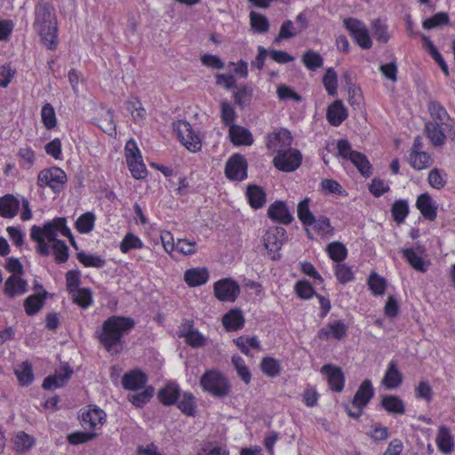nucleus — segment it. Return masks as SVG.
I'll list each match as a JSON object with an SVG mask.
<instances>
[{"label":"nucleus","instance_id":"f257e3e1","mask_svg":"<svg viewBox=\"0 0 455 455\" xmlns=\"http://www.w3.org/2000/svg\"><path fill=\"white\" fill-rule=\"evenodd\" d=\"M132 318L112 315L105 320L95 332L99 343L112 355H119L124 348V337L134 327Z\"/></svg>","mask_w":455,"mask_h":455},{"label":"nucleus","instance_id":"f03ea898","mask_svg":"<svg viewBox=\"0 0 455 455\" xmlns=\"http://www.w3.org/2000/svg\"><path fill=\"white\" fill-rule=\"evenodd\" d=\"M58 233H60L64 236H68L70 239V243L73 246L76 247V242L69 228L67 227L65 218H55L53 220L46 222L43 228L34 225L31 228V239L37 243V251L41 255H50V244L49 243H55L59 241L57 239Z\"/></svg>","mask_w":455,"mask_h":455},{"label":"nucleus","instance_id":"7ed1b4c3","mask_svg":"<svg viewBox=\"0 0 455 455\" xmlns=\"http://www.w3.org/2000/svg\"><path fill=\"white\" fill-rule=\"evenodd\" d=\"M34 28L49 50L56 48L57 18L54 8L50 4L39 3L36 6Z\"/></svg>","mask_w":455,"mask_h":455},{"label":"nucleus","instance_id":"20e7f679","mask_svg":"<svg viewBox=\"0 0 455 455\" xmlns=\"http://www.w3.org/2000/svg\"><path fill=\"white\" fill-rule=\"evenodd\" d=\"M200 386L204 392L216 398L226 397L231 391L228 379L216 370L206 371L200 379Z\"/></svg>","mask_w":455,"mask_h":455},{"label":"nucleus","instance_id":"39448f33","mask_svg":"<svg viewBox=\"0 0 455 455\" xmlns=\"http://www.w3.org/2000/svg\"><path fill=\"white\" fill-rule=\"evenodd\" d=\"M286 239V230L283 228L271 227L267 229L262 241L270 259L275 260L280 258L279 251Z\"/></svg>","mask_w":455,"mask_h":455},{"label":"nucleus","instance_id":"423d86ee","mask_svg":"<svg viewBox=\"0 0 455 455\" xmlns=\"http://www.w3.org/2000/svg\"><path fill=\"white\" fill-rule=\"evenodd\" d=\"M425 132L435 147L443 146L447 138L455 140V124L427 122L425 125Z\"/></svg>","mask_w":455,"mask_h":455},{"label":"nucleus","instance_id":"0eeeda50","mask_svg":"<svg viewBox=\"0 0 455 455\" xmlns=\"http://www.w3.org/2000/svg\"><path fill=\"white\" fill-rule=\"evenodd\" d=\"M173 131L180 141L191 152H197L202 148L199 136L193 131L191 124L183 120L173 123Z\"/></svg>","mask_w":455,"mask_h":455},{"label":"nucleus","instance_id":"6e6552de","mask_svg":"<svg viewBox=\"0 0 455 455\" xmlns=\"http://www.w3.org/2000/svg\"><path fill=\"white\" fill-rule=\"evenodd\" d=\"M67 182V175L64 171L58 167L44 169L41 171L37 177L39 187H50L55 193L60 192Z\"/></svg>","mask_w":455,"mask_h":455},{"label":"nucleus","instance_id":"1a4fd4ad","mask_svg":"<svg viewBox=\"0 0 455 455\" xmlns=\"http://www.w3.org/2000/svg\"><path fill=\"white\" fill-rule=\"evenodd\" d=\"M343 23L361 48L370 49L372 46L368 28L364 23L354 18H346Z\"/></svg>","mask_w":455,"mask_h":455},{"label":"nucleus","instance_id":"9d476101","mask_svg":"<svg viewBox=\"0 0 455 455\" xmlns=\"http://www.w3.org/2000/svg\"><path fill=\"white\" fill-rule=\"evenodd\" d=\"M214 295L220 301L234 302L240 294L239 284L231 278L217 281L213 285Z\"/></svg>","mask_w":455,"mask_h":455},{"label":"nucleus","instance_id":"9b49d317","mask_svg":"<svg viewBox=\"0 0 455 455\" xmlns=\"http://www.w3.org/2000/svg\"><path fill=\"white\" fill-rule=\"evenodd\" d=\"M302 161V156L299 150H288L276 155L273 159V164L276 169L285 172H291L297 170Z\"/></svg>","mask_w":455,"mask_h":455},{"label":"nucleus","instance_id":"f8f14e48","mask_svg":"<svg viewBox=\"0 0 455 455\" xmlns=\"http://www.w3.org/2000/svg\"><path fill=\"white\" fill-rule=\"evenodd\" d=\"M292 137L286 129H279L268 134L267 147L273 153L279 155L291 148Z\"/></svg>","mask_w":455,"mask_h":455},{"label":"nucleus","instance_id":"ddd939ff","mask_svg":"<svg viewBox=\"0 0 455 455\" xmlns=\"http://www.w3.org/2000/svg\"><path fill=\"white\" fill-rule=\"evenodd\" d=\"M126 160L129 169L135 179H143L147 175V169L140 160L141 158L136 144L129 141L125 147Z\"/></svg>","mask_w":455,"mask_h":455},{"label":"nucleus","instance_id":"4468645a","mask_svg":"<svg viewBox=\"0 0 455 455\" xmlns=\"http://www.w3.org/2000/svg\"><path fill=\"white\" fill-rule=\"evenodd\" d=\"M225 173L229 180H242L245 179L247 176L246 159L242 155H234L226 164Z\"/></svg>","mask_w":455,"mask_h":455},{"label":"nucleus","instance_id":"2eb2a0df","mask_svg":"<svg viewBox=\"0 0 455 455\" xmlns=\"http://www.w3.org/2000/svg\"><path fill=\"white\" fill-rule=\"evenodd\" d=\"M106 419L104 411L90 406L86 411H84L81 416V423L84 429L100 428Z\"/></svg>","mask_w":455,"mask_h":455},{"label":"nucleus","instance_id":"dca6fc26","mask_svg":"<svg viewBox=\"0 0 455 455\" xmlns=\"http://www.w3.org/2000/svg\"><path fill=\"white\" fill-rule=\"evenodd\" d=\"M347 326L343 321L338 320L328 323L318 331L317 337L323 340H329L331 338L341 339L346 337Z\"/></svg>","mask_w":455,"mask_h":455},{"label":"nucleus","instance_id":"f3484780","mask_svg":"<svg viewBox=\"0 0 455 455\" xmlns=\"http://www.w3.org/2000/svg\"><path fill=\"white\" fill-rule=\"evenodd\" d=\"M321 372L325 373L331 390L340 392L344 387V374L339 367L325 364L322 367Z\"/></svg>","mask_w":455,"mask_h":455},{"label":"nucleus","instance_id":"a211bd4d","mask_svg":"<svg viewBox=\"0 0 455 455\" xmlns=\"http://www.w3.org/2000/svg\"><path fill=\"white\" fill-rule=\"evenodd\" d=\"M28 283L20 275H12L4 283V293L9 298L22 295L27 292Z\"/></svg>","mask_w":455,"mask_h":455},{"label":"nucleus","instance_id":"6ab92c4d","mask_svg":"<svg viewBox=\"0 0 455 455\" xmlns=\"http://www.w3.org/2000/svg\"><path fill=\"white\" fill-rule=\"evenodd\" d=\"M403 376L399 371L395 361H391L382 379V385L388 390L397 388L403 382Z\"/></svg>","mask_w":455,"mask_h":455},{"label":"nucleus","instance_id":"aec40b11","mask_svg":"<svg viewBox=\"0 0 455 455\" xmlns=\"http://www.w3.org/2000/svg\"><path fill=\"white\" fill-rule=\"evenodd\" d=\"M147 375L140 370H134L124 375L122 386L124 389L136 391L145 387Z\"/></svg>","mask_w":455,"mask_h":455},{"label":"nucleus","instance_id":"412c9836","mask_svg":"<svg viewBox=\"0 0 455 455\" xmlns=\"http://www.w3.org/2000/svg\"><path fill=\"white\" fill-rule=\"evenodd\" d=\"M416 207L425 219L431 221L435 220L437 214V207L428 194L424 193L418 196L416 201Z\"/></svg>","mask_w":455,"mask_h":455},{"label":"nucleus","instance_id":"4be33fe9","mask_svg":"<svg viewBox=\"0 0 455 455\" xmlns=\"http://www.w3.org/2000/svg\"><path fill=\"white\" fill-rule=\"evenodd\" d=\"M267 214L274 220L285 225L290 224L293 220V217L286 204L282 201H276L271 204L267 210Z\"/></svg>","mask_w":455,"mask_h":455},{"label":"nucleus","instance_id":"5701e85b","mask_svg":"<svg viewBox=\"0 0 455 455\" xmlns=\"http://www.w3.org/2000/svg\"><path fill=\"white\" fill-rule=\"evenodd\" d=\"M73 370L68 365H65L60 372L46 377L42 387L44 389H52L63 387L71 378Z\"/></svg>","mask_w":455,"mask_h":455},{"label":"nucleus","instance_id":"b1692460","mask_svg":"<svg viewBox=\"0 0 455 455\" xmlns=\"http://www.w3.org/2000/svg\"><path fill=\"white\" fill-rule=\"evenodd\" d=\"M328 122L332 126H339L347 117V111L341 100H336L331 104L326 112Z\"/></svg>","mask_w":455,"mask_h":455},{"label":"nucleus","instance_id":"393cba45","mask_svg":"<svg viewBox=\"0 0 455 455\" xmlns=\"http://www.w3.org/2000/svg\"><path fill=\"white\" fill-rule=\"evenodd\" d=\"M209 279V272L205 267H192L184 274V281L189 287L204 284Z\"/></svg>","mask_w":455,"mask_h":455},{"label":"nucleus","instance_id":"a878e982","mask_svg":"<svg viewBox=\"0 0 455 455\" xmlns=\"http://www.w3.org/2000/svg\"><path fill=\"white\" fill-rule=\"evenodd\" d=\"M229 137L235 145L251 146L253 143V138L251 132L237 124L230 125Z\"/></svg>","mask_w":455,"mask_h":455},{"label":"nucleus","instance_id":"bb28decb","mask_svg":"<svg viewBox=\"0 0 455 455\" xmlns=\"http://www.w3.org/2000/svg\"><path fill=\"white\" fill-rule=\"evenodd\" d=\"M170 233H166L164 235H161L163 246L166 251L169 249L172 250L175 248L178 251L181 252L184 255H191L196 251V242L189 241L187 239H178L176 243L171 244L165 241V237L169 236Z\"/></svg>","mask_w":455,"mask_h":455},{"label":"nucleus","instance_id":"cd10ccee","mask_svg":"<svg viewBox=\"0 0 455 455\" xmlns=\"http://www.w3.org/2000/svg\"><path fill=\"white\" fill-rule=\"evenodd\" d=\"M401 252L413 269L420 273L427 270L429 261L425 260L413 248L402 249Z\"/></svg>","mask_w":455,"mask_h":455},{"label":"nucleus","instance_id":"c85d7f7f","mask_svg":"<svg viewBox=\"0 0 455 455\" xmlns=\"http://www.w3.org/2000/svg\"><path fill=\"white\" fill-rule=\"evenodd\" d=\"M224 327L229 331H234L241 329L244 323V318L242 311L239 308H233L222 318Z\"/></svg>","mask_w":455,"mask_h":455},{"label":"nucleus","instance_id":"c756f323","mask_svg":"<svg viewBox=\"0 0 455 455\" xmlns=\"http://www.w3.org/2000/svg\"><path fill=\"white\" fill-rule=\"evenodd\" d=\"M20 202L12 195L0 198V215L4 218H12L18 213Z\"/></svg>","mask_w":455,"mask_h":455},{"label":"nucleus","instance_id":"7c9ffc66","mask_svg":"<svg viewBox=\"0 0 455 455\" xmlns=\"http://www.w3.org/2000/svg\"><path fill=\"white\" fill-rule=\"evenodd\" d=\"M436 444L438 449L443 453L448 454L452 451L454 446L453 437L448 427L444 426L439 427L436 436Z\"/></svg>","mask_w":455,"mask_h":455},{"label":"nucleus","instance_id":"2f4dec72","mask_svg":"<svg viewBox=\"0 0 455 455\" xmlns=\"http://www.w3.org/2000/svg\"><path fill=\"white\" fill-rule=\"evenodd\" d=\"M428 111L433 119L430 123L455 124L451 120L446 109L438 101H430L428 103Z\"/></svg>","mask_w":455,"mask_h":455},{"label":"nucleus","instance_id":"473e14b6","mask_svg":"<svg viewBox=\"0 0 455 455\" xmlns=\"http://www.w3.org/2000/svg\"><path fill=\"white\" fill-rule=\"evenodd\" d=\"M381 405L389 413L403 415L405 412L404 403L397 395H387L383 396Z\"/></svg>","mask_w":455,"mask_h":455},{"label":"nucleus","instance_id":"72a5a7b5","mask_svg":"<svg viewBox=\"0 0 455 455\" xmlns=\"http://www.w3.org/2000/svg\"><path fill=\"white\" fill-rule=\"evenodd\" d=\"M180 395V387L174 384H168L160 389L157 397L159 401L166 406H170L177 403Z\"/></svg>","mask_w":455,"mask_h":455},{"label":"nucleus","instance_id":"f704fd0d","mask_svg":"<svg viewBox=\"0 0 455 455\" xmlns=\"http://www.w3.org/2000/svg\"><path fill=\"white\" fill-rule=\"evenodd\" d=\"M374 395V389L370 379H365L358 387L354 396L355 403L366 406Z\"/></svg>","mask_w":455,"mask_h":455},{"label":"nucleus","instance_id":"c9c22d12","mask_svg":"<svg viewBox=\"0 0 455 455\" xmlns=\"http://www.w3.org/2000/svg\"><path fill=\"white\" fill-rule=\"evenodd\" d=\"M47 291H44L43 294H33L24 300V307L27 315H36L44 305Z\"/></svg>","mask_w":455,"mask_h":455},{"label":"nucleus","instance_id":"e433bc0d","mask_svg":"<svg viewBox=\"0 0 455 455\" xmlns=\"http://www.w3.org/2000/svg\"><path fill=\"white\" fill-rule=\"evenodd\" d=\"M250 205L254 209L261 208L266 202V194L262 188L250 185L246 192Z\"/></svg>","mask_w":455,"mask_h":455},{"label":"nucleus","instance_id":"4c0bfd02","mask_svg":"<svg viewBox=\"0 0 455 455\" xmlns=\"http://www.w3.org/2000/svg\"><path fill=\"white\" fill-rule=\"evenodd\" d=\"M253 89L247 84H241L234 93L235 103L243 108L251 104Z\"/></svg>","mask_w":455,"mask_h":455},{"label":"nucleus","instance_id":"58836bf2","mask_svg":"<svg viewBox=\"0 0 455 455\" xmlns=\"http://www.w3.org/2000/svg\"><path fill=\"white\" fill-rule=\"evenodd\" d=\"M14 373L20 385L28 386L34 380L32 365L28 361L23 362L15 370Z\"/></svg>","mask_w":455,"mask_h":455},{"label":"nucleus","instance_id":"ea45409f","mask_svg":"<svg viewBox=\"0 0 455 455\" xmlns=\"http://www.w3.org/2000/svg\"><path fill=\"white\" fill-rule=\"evenodd\" d=\"M35 443V438L23 431L18 432L13 439L14 449L18 452H25L30 450Z\"/></svg>","mask_w":455,"mask_h":455},{"label":"nucleus","instance_id":"a19ab883","mask_svg":"<svg viewBox=\"0 0 455 455\" xmlns=\"http://www.w3.org/2000/svg\"><path fill=\"white\" fill-rule=\"evenodd\" d=\"M179 409L187 416H195L196 403V397L190 392H185L181 398L177 401Z\"/></svg>","mask_w":455,"mask_h":455},{"label":"nucleus","instance_id":"79ce46f5","mask_svg":"<svg viewBox=\"0 0 455 455\" xmlns=\"http://www.w3.org/2000/svg\"><path fill=\"white\" fill-rule=\"evenodd\" d=\"M309 198L306 197L297 207L298 218L305 226H312L315 218L309 209Z\"/></svg>","mask_w":455,"mask_h":455},{"label":"nucleus","instance_id":"37998d69","mask_svg":"<svg viewBox=\"0 0 455 455\" xmlns=\"http://www.w3.org/2000/svg\"><path fill=\"white\" fill-rule=\"evenodd\" d=\"M97 125L107 134L113 136L116 134V124L112 111L106 110L97 118Z\"/></svg>","mask_w":455,"mask_h":455},{"label":"nucleus","instance_id":"c03bdc74","mask_svg":"<svg viewBox=\"0 0 455 455\" xmlns=\"http://www.w3.org/2000/svg\"><path fill=\"white\" fill-rule=\"evenodd\" d=\"M391 212L394 220L397 224L403 223L409 213V205L407 201L403 199L395 201L392 204Z\"/></svg>","mask_w":455,"mask_h":455},{"label":"nucleus","instance_id":"a18cd8bd","mask_svg":"<svg viewBox=\"0 0 455 455\" xmlns=\"http://www.w3.org/2000/svg\"><path fill=\"white\" fill-rule=\"evenodd\" d=\"M77 259L86 267L101 268L106 265V260L94 254H87L84 251H80L76 255Z\"/></svg>","mask_w":455,"mask_h":455},{"label":"nucleus","instance_id":"49530a36","mask_svg":"<svg viewBox=\"0 0 455 455\" xmlns=\"http://www.w3.org/2000/svg\"><path fill=\"white\" fill-rule=\"evenodd\" d=\"M73 301L83 308H87L92 303V291L90 289L81 288L70 292Z\"/></svg>","mask_w":455,"mask_h":455},{"label":"nucleus","instance_id":"de8ad7c7","mask_svg":"<svg viewBox=\"0 0 455 455\" xmlns=\"http://www.w3.org/2000/svg\"><path fill=\"white\" fill-rule=\"evenodd\" d=\"M326 251L330 258L336 262L345 259L347 255V248L340 242L330 243L326 247Z\"/></svg>","mask_w":455,"mask_h":455},{"label":"nucleus","instance_id":"09e8293b","mask_svg":"<svg viewBox=\"0 0 455 455\" xmlns=\"http://www.w3.org/2000/svg\"><path fill=\"white\" fill-rule=\"evenodd\" d=\"M410 164L416 170H423L431 164V157L426 152L415 150L411 153Z\"/></svg>","mask_w":455,"mask_h":455},{"label":"nucleus","instance_id":"8fccbe9b","mask_svg":"<svg viewBox=\"0 0 455 455\" xmlns=\"http://www.w3.org/2000/svg\"><path fill=\"white\" fill-rule=\"evenodd\" d=\"M350 161L363 176L369 177L371 174V164L363 154L360 152L353 154Z\"/></svg>","mask_w":455,"mask_h":455},{"label":"nucleus","instance_id":"3c124183","mask_svg":"<svg viewBox=\"0 0 455 455\" xmlns=\"http://www.w3.org/2000/svg\"><path fill=\"white\" fill-rule=\"evenodd\" d=\"M250 21L252 29L257 33H265L269 29V22L266 16L256 12H251Z\"/></svg>","mask_w":455,"mask_h":455},{"label":"nucleus","instance_id":"603ef678","mask_svg":"<svg viewBox=\"0 0 455 455\" xmlns=\"http://www.w3.org/2000/svg\"><path fill=\"white\" fill-rule=\"evenodd\" d=\"M261 371L268 377H276L281 372L280 363L273 357H264L260 363Z\"/></svg>","mask_w":455,"mask_h":455},{"label":"nucleus","instance_id":"864d4df0","mask_svg":"<svg viewBox=\"0 0 455 455\" xmlns=\"http://www.w3.org/2000/svg\"><path fill=\"white\" fill-rule=\"evenodd\" d=\"M302 62L309 70L314 71L323 66V60L319 53L308 50L302 56Z\"/></svg>","mask_w":455,"mask_h":455},{"label":"nucleus","instance_id":"5fc2aeb1","mask_svg":"<svg viewBox=\"0 0 455 455\" xmlns=\"http://www.w3.org/2000/svg\"><path fill=\"white\" fill-rule=\"evenodd\" d=\"M98 434L94 431H76L68 435V441L72 445H78L94 440Z\"/></svg>","mask_w":455,"mask_h":455},{"label":"nucleus","instance_id":"6e6d98bb","mask_svg":"<svg viewBox=\"0 0 455 455\" xmlns=\"http://www.w3.org/2000/svg\"><path fill=\"white\" fill-rule=\"evenodd\" d=\"M52 250V253L55 257V260L57 263H64L68 260L69 252L68 247L65 243V242L59 240L50 245V250Z\"/></svg>","mask_w":455,"mask_h":455},{"label":"nucleus","instance_id":"4d7b16f0","mask_svg":"<svg viewBox=\"0 0 455 455\" xmlns=\"http://www.w3.org/2000/svg\"><path fill=\"white\" fill-rule=\"evenodd\" d=\"M450 22V18L448 13L446 12H438L432 16L431 18L426 19L422 25L426 29L436 28L440 26L448 25Z\"/></svg>","mask_w":455,"mask_h":455},{"label":"nucleus","instance_id":"13d9d810","mask_svg":"<svg viewBox=\"0 0 455 455\" xmlns=\"http://www.w3.org/2000/svg\"><path fill=\"white\" fill-rule=\"evenodd\" d=\"M299 34L298 27H294L293 22L290 20H285L281 28L278 36L275 38V43H279L283 39H289Z\"/></svg>","mask_w":455,"mask_h":455},{"label":"nucleus","instance_id":"bf43d9fd","mask_svg":"<svg viewBox=\"0 0 455 455\" xmlns=\"http://www.w3.org/2000/svg\"><path fill=\"white\" fill-rule=\"evenodd\" d=\"M154 394L152 387H146L142 392L128 395V400L136 407H142L149 402Z\"/></svg>","mask_w":455,"mask_h":455},{"label":"nucleus","instance_id":"052dcab7","mask_svg":"<svg viewBox=\"0 0 455 455\" xmlns=\"http://www.w3.org/2000/svg\"><path fill=\"white\" fill-rule=\"evenodd\" d=\"M41 117L43 124L48 130L52 129L56 126L57 119L55 116V111L51 104L46 103L43 106L41 110Z\"/></svg>","mask_w":455,"mask_h":455},{"label":"nucleus","instance_id":"680f3d73","mask_svg":"<svg viewBox=\"0 0 455 455\" xmlns=\"http://www.w3.org/2000/svg\"><path fill=\"white\" fill-rule=\"evenodd\" d=\"M368 285L375 295H382L385 293L387 282L385 278L376 273H372L368 279Z\"/></svg>","mask_w":455,"mask_h":455},{"label":"nucleus","instance_id":"e2e57ef3","mask_svg":"<svg viewBox=\"0 0 455 455\" xmlns=\"http://www.w3.org/2000/svg\"><path fill=\"white\" fill-rule=\"evenodd\" d=\"M232 363L234 364L238 376L245 383L249 384L251 379V372L248 367L245 365L244 361L241 356L234 355L232 357Z\"/></svg>","mask_w":455,"mask_h":455},{"label":"nucleus","instance_id":"0e129e2a","mask_svg":"<svg viewBox=\"0 0 455 455\" xmlns=\"http://www.w3.org/2000/svg\"><path fill=\"white\" fill-rule=\"evenodd\" d=\"M94 220V214L92 212H86L77 219L76 227L80 233H89L93 228Z\"/></svg>","mask_w":455,"mask_h":455},{"label":"nucleus","instance_id":"69168bd1","mask_svg":"<svg viewBox=\"0 0 455 455\" xmlns=\"http://www.w3.org/2000/svg\"><path fill=\"white\" fill-rule=\"evenodd\" d=\"M126 109L129 111L134 119V121L139 122L143 120L146 116V110L142 107L140 101L138 99H134L133 100H129L126 102Z\"/></svg>","mask_w":455,"mask_h":455},{"label":"nucleus","instance_id":"338daca9","mask_svg":"<svg viewBox=\"0 0 455 455\" xmlns=\"http://www.w3.org/2000/svg\"><path fill=\"white\" fill-rule=\"evenodd\" d=\"M185 341L193 347H203L205 344L204 337L192 326L188 328V331L184 335Z\"/></svg>","mask_w":455,"mask_h":455},{"label":"nucleus","instance_id":"774afa93","mask_svg":"<svg viewBox=\"0 0 455 455\" xmlns=\"http://www.w3.org/2000/svg\"><path fill=\"white\" fill-rule=\"evenodd\" d=\"M143 246L141 240L132 233H128L120 243V250L126 253L132 249H138Z\"/></svg>","mask_w":455,"mask_h":455}]
</instances>
